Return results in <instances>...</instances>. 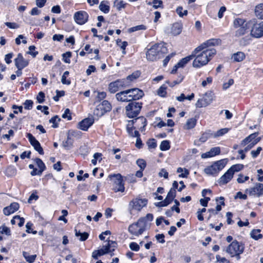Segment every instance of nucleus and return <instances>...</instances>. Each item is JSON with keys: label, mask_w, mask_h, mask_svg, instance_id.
<instances>
[{"label": "nucleus", "mask_w": 263, "mask_h": 263, "mask_svg": "<svg viewBox=\"0 0 263 263\" xmlns=\"http://www.w3.org/2000/svg\"><path fill=\"white\" fill-rule=\"evenodd\" d=\"M183 79V77L179 76L177 80L174 81L172 82H171L169 81H167L166 82V83H167L170 85V86L173 87L174 86H175L176 85L179 84V83H180L182 81Z\"/></svg>", "instance_id": "obj_51"}, {"label": "nucleus", "mask_w": 263, "mask_h": 263, "mask_svg": "<svg viewBox=\"0 0 263 263\" xmlns=\"http://www.w3.org/2000/svg\"><path fill=\"white\" fill-rule=\"evenodd\" d=\"M231 171L229 170L223 175L219 180V184H225L228 183L233 178V175Z\"/></svg>", "instance_id": "obj_24"}, {"label": "nucleus", "mask_w": 263, "mask_h": 263, "mask_svg": "<svg viewBox=\"0 0 263 263\" xmlns=\"http://www.w3.org/2000/svg\"><path fill=\"white\" fill-rule=\"evenodd\" d=\"M216 53L215 49H204L197 51L195 48L192 53L194 55V58H195L193 62V66L195 68H200L206 65Z\"/></svg>", "instance_id": "obj_1"}, {"label": "nucleus", "mask_w": 263, "mask_h": 263, "mask_svg": "<svg viewBox=\"0 0 263 263\" xmlns=\"http://www.w3.org/2000/svg\"><path fill=\"white\" fill-rule=\"evenodd\" d=\"M226 163L224 160L217 161L211 166L205 168L204 172L208 175L216 176L224 167Z\"/></svg>", "instance_id": "obj_6"}, {"label": "nucleus", "mask_w": 263, "mask_h": 263, "mask_svg": "<svg viewBox=\"0 0 263 263\" xmlns=\"http://www.w3.org/2000/svg\"><path fill=\"white\" fill-rule=\"evenodd\" d=\"M176 190H175L174 189H171L170 190V191L168 192V193H167V195L166 198L167 199H168V200L170 202H172L176 196Z\"/></svg>", "instance_id": "obj_47"}, {"label": "nucleus", "mask_w": 263, "mask_h": 263, "mask_svg": "<svg viewBox=\"0 0 263 263\" xmlns=\"http://www.w3.org/2000/svg\"><path fill=\"white\" fill-rule=\"evenodd\" d=\"M94 122L92 118H86L79 123V128L83 130H87Z\"/></svg>", "instance_id": "obj_23"}, {"label": "nucleus", "mask_w": 263, "mask_h": 263, "mask_svg": "<svg viewBox=\"0 0 263 263\" xmlns=\"http://www.w3.org/2000/svg\"><path fill=\"white\" fill-rule=\"evenodd\" d=\"M176 12L180 17H183L184 16L187 15L188 12L187 10H183L182 7L179 6L176 9Z\"/></svg>", "instance_id": "obj_50"}, {"label": "nucleus", "mask_w": 263, "mask_h": 263, "mask_svg": "<svg viewBox=\"0 0 263 263\" xmlns=\"http://www.w3.org/2000/svg\"><path fill=\"white\" fill-rule=\"evenodd\" d=\"M147 203V200L146 199L135 198L133 199L129 204V208L131 210H134L138 211L141 210Z\"/></svg>", "instance_id": "obj_12"}, {"label": "nucleus", "mask_w": 263, "mask_h": 263, "mask_svg": "<svg viewBox=\"0 0 263 263\" xmlns=\"http://www.w3.org/2000/svg\"><path fill=\"white\" fill-rule=\"evenodd\" d=\"M147 144L149 148H155L157 146V143L154 139H149L147 141Z\"/></svg>", "instance_id": "obj_60"}, {"label": "nucleus", "mask_w": 263, "mask_h": 263, "mask_svg": "<svg viewBox=\"0 0 263 263\" xmlns=\"http://www.w3.org/2000/svg\"><path fill=\"white\" fill-rule=\"evenodd\" d=\"M69 72L68 71H66L64 72L62 79L61 82L63 84L69 85L71 83L70 80L67 79V77L69 76Z\"/></svg>", "instance_id": "obj_45"}, {"label": "nucleus", "mask_w": 263, "mask_h": 263, "mask_svg": "<svg viewBox=\"0 0 263 263\" xmlns=\"http://www.w3.org/2000/svg\"><path fill=\"white\" fill-rule=\"evenodd\" d=\"M129 122L131 123V125H135L134 126V128H137L142 132L144 130V128L146 125V119L142 116Z\"/></svg>", "instance_id": "obj_16"}, {"label": "nucleus", "mask_w": 263, "mask_h": 263, "mask_svg": "<svg viewBox=\"0 0 263 263\" xmlns=\"http://www.w3.org/2000/svg\"><path fill=\"white\" fill-rule=\"evenodd\" d=\"M211 135V133L210 131L205 132L202 134L200 138L198 140L195 141V143L198 145H200L201 144L205 142L210 137H212Z\"/></svg>", "instance_id": "obj_28"}, {"label": "nucleus", "mask_w": 263, "mask_h": 263, "mask_svg": "<svg viewBox=\"0 0 263 263\" xmlns=\"http://www.w3.org/2000/svg\"><path fill=\"white\" fill-rule=\"evenodd\" d=\"M110 180L113 182V190L115 192H123L125 188L121 174H114L109 176Z\"/></svg>", "instance_id": "obj_8"}, {"label": "nucleus", "mask_w": 263, "mask_h": 263, "mask_svg": "<svg viewBox=\"0 0 263 263\" xmlns=\"http://www.w3.org/2000/svg\"><path fill=\"white\" fill-rule=\"evenodd\" d=\"M255 13L258 18L263 19V4H260L256 6Z\"/></svg>", "instance_id": "obj_35"}, {"label": "nucleus", "mask_w": 263, "mask_h": 263, "mask_svg": "<svg viewBox=\"0 0 263 263\" xmlns=\"http://www.w3.org/2000/svg\"><path fill=\"white\" fill-rule=\"evenodd\" d=\"M45 94L42 91L39 93L36 97V100L39 103H42L44 101Z\"/></svg>", "instance_id": "obj_63"}, {"label": "nucleus", "mask_w": 263, "mask_h": 263, "mask_svg": "<svg viewBox=\"0 0 263 263\" xmlns=\"http://www.w3.org/2000/svg\"><path fill=\"white\" fill-rule=\"evenodd\" d=\"M148 227V224L145 222V219H139L136 223L130 224L128 231L133 235L138 236L142 234Z\"/></svg>", "instance_id": "obj_5"}, {"label": "nucleus", "mask_w": 263, "mask_h": 263, "mask_svg": "<svg viewBox=\"0 0 263 263\" xmlns=\"http://www.w3.org/2000/svg\"><path fill=\"white\" fill-rule=\"evenodd\" d=\"M88 15L84 11L76 12L74 14V19L76 22L80 25L85 24L88 20Z\"/></svg>", "instance_id": "obj_17"}, {"label": "nucleus", "mask_w": 263, "mask_h": 263, "mask_svg": "<svg viewBox=\"0 0 263 263\" xmlns=\"http://www.w3.org/2000/svg\"><path fill=\"white\" fill-rule=\"evenodd\" d=\"M177 172L178 173H180V174L179 175V177L187 178L189 174V172L187 170L182 167L178 168Z\"/></svg>", "instance_id": "obj_43"}, {"label": "nucleus", "mask_w": 263, "mask_h": 263, "mask_svg": "<svg viewBox=\"0 0 263 263\" xmlns=\"http://www.w3.org/2000/svg\"><path fill=\"white\" fill-rule=\"evenodd\" d=\"M253 23L251 24L252 29L251 35L255 38H259L263 36V22L257 24L255 20H252Z\"/></svg>", "instance_id": "obj_10"}, {"label": "nucleus", "mask_w": 263, "mask_h": 263, "mask_svg": "<svg viewBox=\"0 0 263 263\" xmlns=\"http://www.w3.org/2000/svg\"><path fill=\"white\" fill-rule=\"evenodd\" d=\"M246 192L251 196L260 197L263 195V184L257 183L254 187L247 189Z\"/></svg>", "instance_id": "obj_15"}, {"label": "nucleus", "mask_w": 263, "mask_h": 263, "mask_svg": "<svg viewBox=\"0 0 263 263\" xmlns=\"http://www.w3.org/2000/svg\"><path fill=\"white\" fill-rule=\"evenodd\" d=\"M127 91L130 95L131 101L139 100L144 96L143 91L138 88L129 89H127Z\"/></svg>", "instance_id": "obj_20"}, {"label": "nucleus", "mask_w": 263, "mask_h": 263, "mask_svg": "<svg viewBox=\"0 0 263 263\" xmlns=\"http://www.w3.org/2000/svg\"><path fill=\"white\" fill-rule=\"evenodd\" d=\"M34 161L37 166L39 167V170L43 172L45 170L46 166L42 160L40 158H36Z\"/></svg>", "instance_id": "obj_48"}, {"label": "nucleus", "mask_w": 263, "mask_h": 263, "mask_svg": "<svg viewBox=\"0 0 263 263\" xmlns=\"http://www.w3.org/2000/svg\"><path fill=\"white\" fill-rule=\"evenodd\" d=\"M141 74V72L139 71H136L133 72L132 74L129 75L128 77H127L126 79H125L126 81H129V82H132L134 81L135 80L138 78Z\"/></svg>", "instance_id": "obj_42"}, {"label": "nucleus", "mask_w": 263, "mask_h": 263, "mask_svg": "<svg viewBox=\"0 0 263 263\" xmlns=\"http://www.w3.org/2000/svg\"><path fill=\"white\" fill-rule=\"evenodd\" d=\"M5 24L10 29H17L20 27V25L16 23L6 22Z\"/></svg>", "instance_id": "obj_59"}, {"label": "nucleus", "mask_w": 263, "mask_h": 263, "mask_svg": "<svg viewBox=\"0 0 263 263\" xmlns=\"http://www.w3.org/2000/svg\"><path fill=\"white\" fill-rule=\"evenodd\" d=\"M171 203V202H170L168 200V199L165 198L164 200L155 203V205L156 206H158V207H163V206H166Z\"/></svg>", "instance_id": "obj_53"}, {"label": "nucleus", "mask_w": 263, "mask_h": 263, "mask_svg": "<svg viewBox=\"0 0 263 263\" xmlns=\"http://www.w3.org/2000/svg\"><path fill=\"white\" fill-rule=\"evenodd\" d=\"M253 21H246L241 18H236L233 21V26L234 28H238L235 31V36L239 37L245 35L248 32V30L251 26V24L253 23Z\"/></svg>", "instance_id": "obj_3"}, {"label": "nucleus", "mask_w": 263, "mask_h": 263, "mask_svg": "<svg viewBox=\"0 0 263 263\" xmlns=\"http://www.w3.org/2000/svg\"><path fill=\"white\" fill-rule=\"evenodd\" d=\"M116 247L117 243L116 242L112 240H108L106 245L102 246V248L106 252V253L114 252Z\"/></svg>", "instance_id": "obj_26"}, {"label": "nucleus", "mask_w": 263, "mask_h": 263, "mask_svg": "<svg viewBox=\"0 0 263 263\" xmlns=\"http://www.w3.org/2000/svg\"><path fill=\"white\" fill-rule=\"evenodd\" d=\"M220 153V149L219 147H215L212 148L210 151L205 153H203L201 155L203 158L214 157L216 155H219Z\"/></svg>", "instance_id": "obj_25"}, {"label": "nucleus", "mask_w": 263, "mask_h": 263, "mask_svg": "<svg viewBox=\"0 0 263 263\" xmlns=\"http://www.w3.org/2000/svg\"><path fill=\"white\" fill-rule=\"evenodd\" d=\"M15 65L17 68L23 69L29 64V60L25 59L21 53L17 54V58L15 59Z\"/></svg>", "instance_id": "obj_19"}, {"label": "nucleus", "mask_w": 263, "mask_h": 263, "mask_svg": "<svg viewBox=\"0 0 263 263\" xmlns=\"http://www.w3.org/2000/svg\"><path fill=\"white\" fill-rule=\"evenodd\" d=\"M127 85L128 84L126 82L125 79L117 80L109 83L108 89L110 93H114Z\"/></svg>", "instance_id": "obj_9"}, {"label": "nucleus", "mask_w": 263, "mask_h": 263, "mask_svg": "<svg viewBox=\"0 0 263 263\" xmlns=\"http://www.w3.org/2000/svg\"><path fill=\"white\" fill-rule=\"evenodd\" d=\"M117 100L120 102H130L131 101L130 95L127 90L120 91L116 95Z\"/></svg>", "instance_id": "obj_21"}, {"label": "nucleus", "mask_w": 263, "mask_h": 263, "mask_svg": "<svg viewBox=\"0 0 263 263\" xmlns=\"http://www.w3.org/2000/svg\"><path fill=\"white\" fill-rule=\"evenodd\" d=\"M197 123V119L195 118L189 119L183 126V129L189 130L193 128Z\"/></svg>", "instance_id": "obj_29"}, {"label": "nucleus", "mask_w": 263, "mask_h": 263, "mask_svg": "<svg viewBox=\"0 0 263 263\" xmlns=\"http://www.w3.org/2000/svg\"><path fill=\"white\" fill-rule=\"evenodd\" d=\"M111 109V106L110 103L107 100H104L94 110V114L98 116H101L106 112L109 111Z\"/></svg>", "instance_id": "obj_13"}, {"label": "nucleus", "mask_w": 263, "mask_h": 263, "mask_svg": "<svg viewBox=\"0 0 263 263\" xmlns=\"http://www.w3.org/2000/svg\"><path fill=\"white\" fill-rule=\"evenodd\" d=\"M141 107V103L136 102L129 103L125 107L127 116L130 118L136 117L139 114Z\"/></svg>", "instance_id": "obj_7"}, {"label": "nucleus", "mask_w": 263, "mask_h": 263, "mask_svg": "<svg viewBox=\"0 0 263 263\" xmlns=\"http://www.w3.org/2000/svg\"><path fill=\"white\" fill-rule=\"evenodd\" d=\"M167 49L163 43L155 44L149 48L146 54L148 61H154L161 58L166 53Z\"/></svg>", "instance_id": "obj_2"}, {"label": "nucleus", "mask_w": 263, "mask_h": 263, "mask_svg": "<svg viewBox=\"0 0 263 263\" xmlns=\"http://www.w3.org/2000/svg\"><path fill=\"white\" fill-rule=\"evenodd\" d=\"M129 123H130V122H129V123L127 126V130L129 135L130 136L134 137H135L136 136H140V134H139V132L137 130H135V131H134V132H133V129H135L134 127H133V126L130 127V126L132 125L130 124Z\"/></svg>", "instance_id": "obj_41"}, {"label": "nucleus", "mask_w": 263, "mask_h": 263, "mask_svg": "<svg viewBox=\"0 0 263 263\" xmlns=\"http://www.w3.org/2000/svg\"><path fill=\"white\" fill-rule=\"evenodd\" d=\"M213 100V97L212 92H206L201 99L198 100L195 105L199 108L206 107L210 104Z\"/></svg>", "instance_id": "obj_11"}, {"label": "nucleus", "mask_w": 263, "mask_h": 263, "mask_svg": "<svg viewBox=\"0 0 263 263\" xmlns=\"http://www.w3.org/2000/svg\"><path fill=\"white\" fill-rule=\"evenodd\" d=\"M106 96V93L104 91H98L97 92V101H100L104 99Z\"/></svg>", "instance_id": "obj_64"}, {"label": "nucleus", "mask_w": 263, "mask_h": 263, "mask_svg": "<svg viewBox=\"0 0 263 263\" xmlns=\"http://www.w3.org/2000/svg\"><path fill=\"white\" fill-rule=\"evenodd\" d=\"M33 104L32 100H27L24 103L25 109H31L32 108Z\"/></svg>", "instance_id": "obj_61"}, {"label": "nucleus", "mask_w": 263, "mask_h": 263, "mask_svg": "<svg viewBox=\"0 0 263 263\" xmlns=\"http://www.w3.org/2000/svg\"><path fill=\"white\" fill-rule=\"evenodd\" d=\"M251 237L254 240H257L262 238V235L260 234L259 229H254L250 233Z\"/></svg>", "instance_id": "obj_33"}, {"label": "nucleus", "mask_w": 263, "mask_h": 263, "mask_svg": "<svg viewBox=\"0 0 263 263\" xmlns=\"http://www.w3.org/2000/svg\"><path fill=\"white\" fill-rule=\"evenodd\" d=\"M0 232L2 234H5L7 235H11L10 229L5 226H2L0 227Z\"/></svg>", "instance_id": "obj_57"}, {"label": "nucleus", "mask_w": 263, "mask_h": 263, "mask_svg": "<svg viewBox=\"0 0 263 263\" xmlns=\"http://www.w3.org/2000/svg\"><path fill=\"white\" fill-rule=\"evenodd\" d=\"M63 60L66 63L69 64L70 63V58L71 57V53L70 52H66L62 54Z\"/></svg>", "instance_id": "obj_54"}, {"label": "nucleus", "mask_w": 263, "mask_h": 263, "mask_svg": "<svg viewBox=\"0 0 263 263\" xmlns=\"http://www.w3.org/2000/svg\"><path fill=\"white\" fill-rule=\"evenodd\" d=\"M220 43V40L217 39H211L201 44L200 46L196 48V50L200 49H214L212 48V46L218 45Z\"/></svg>", "instance_id": "obj_14"}, {"label": "nucleus", "mask_w": 263, "mask_h": 263, "mask_svg": "<svg viewBox=\"0 0 263 263\" xmlns=\"http://www.w3.org/2000/svg\"><path fill=\"white\" fill-rule=\"evenodd\" d=\"M229 129L228 128H221L216 132L211 133V136L213 138H217L218 137L222 136L224 134H227L229 132Z\"/></svg>", "instance_id": "obj_34"}, {"label": "nucleus", "mask_w": 263, "mask_h": 263, "mask_svg": "<svg viewBox=\"0 0 263 263\" xmlns=\"http://www.w3.org/2000/svg\"><path fill=\"white\" fill-rule=\"evenodd\" d=\"M75 234L77 237H80L79 240L80 241H84L86 240L89 235L87 233H81L80 231H77V229H75Z\"/></svg>", "instance_id": "obj_40"}, {"label": "nucleus", "mask_w": 263, "mask_h": 263, "mask_svg": "<svg viewBox=\"0 0 263 263\" xmlns=\"http://www.w3.org/2000/svg\"><path fill=\"white\" fill-rule=\"evenodd\" d=\"M258 133H255L252 134H251L248 137H246L245 139H243L241 142V145L242 146H245L247 144L250 142L253 139H255L257 136Z\"/></svg>", "instance_id": "obj_36"}, {"label": "nucleus", "mask_w": 263, "mask_h": 263, "mask_svg": "<svg viewBox=\"0 0 263 263\" xmlns=\"http://www.w3.org/2000/svg\"><path fill=\"white\" fill-rule=\"evenodd\" d=\"M137 164L140 167V170L143 171L146 167V162L142 159H139L136 161Z\"/></svg>", "instance_id": "obj_56"}, {"label": "nucleus", "mask_w": 263, "mask_h": 263, "mask_svg": "<svg viewBox=\"0 0 263 263\" xmlns=\"http://www.w3.org/2000/svg\"><path fill=\"white\" fill-rule=\"evenodd\" d=\"M182 30V25L179 23H174L171 28V33L174 35H177L181 33Z\"/></svg>", "instance_id": "obj_27"}, {"label": "nucleus", "mask_w": 263, "mask_h": 263, "mask_svg": "<svg viewBox=\"0 0 263 263\" xmlns=\"http://www.w3.org/2000/svg\"><path fill=\"white\" fill-rule=\"evenodd\" d=\"M16 174V170L12 166H9L6 169L5 174L6 176L11 177L15 175Z\"/></svg>", "instance_id": "obj_39"}, {"label": "nucleus", "mask_w": 263, "mask_h": 263, "mask_svg": "<svg viewBox=\"0 0 263 263\" xmlns=\"http://www.w3.org/2000/svg\"><path fill=\"white\" fill-rule=\"evenodd\" d=\"M166 88L167 87L165 85H162L158 90V95L162 97H165L166 95Z\"/></svg>", "instance_id": "obj_46"}, {"label": "nucleus", "mask_w": 263, "mask_h": 263, "mask_svg": "<svg viewBox=\"0 0 263 263\" xmlns=\"http://www.w3.org/2000/svg\"><path fill=\"white\" fill-rule=\"evenodd\" d=\"M19 207L18 203L17 202H13L9 206L4 208L3 213L6 216L10 215L18 210Z\"/></svg>", "instance_id": "obj_22"}, {"label": "nucleus", "mask_w": 263, "mask_h": 263, "mask_svg": "<svg viewBox=\"0 0 263 263\" xmlns=\"http://www.w3.org/2000/svg\"><path fill=\"white\" fill-rule=\"evenodd\" d=\"M35 47L34 46H30L29 47V51L27 52V54L31 55L33 58H35L38 54L37 51H34L35 50Z\"/></svg>", "instance_id": "obj_58"}, {"label": "nucleus", "mask_w": 263, "mask_h": 263, "mask_svg": "<svg viewBox=\"0 0 263 263\" xmlns=\"http://www.w3.org/2000/svg\"><path fill=\"white\" fill-rule=\"evenodd\" d=\"M60 121V119L59 118L58 116H55L49 120V122L52 123V127L56 128L58 127V122Z\"/></svg>", "instance_id": "obj_52"}, {"label": "nucleus", "mask_w": 263, "mask_h": 263, "mask_svg": "<svg viewBox=\"0 0 263 263\" xmlns=\"http://www.w3.org/2000/svg\"><path fill=\"white\" fill-rule=\"evenodd\" d=\"M194 58V55L191 54L182 59L178 63L177 66L180 67H183L189 61L192 60Z\"/></svg>", "instance_id": "obj_32"}, {"label": "nucleus", "mask_w": 263, "mask_h": 263, "mask_svg": "<svg viewBox=\"0 0 263 263\" xmlns=\"http://www.w3.org/2000/svg\"><path fill=\"white\" fill-rule=\"evenodd\" d=\"M73 139L70 136H68L67 139L63 142V146L66 149H70L73 146Z\"/></svg>", "instance_id": "obj_31"}, {"label": "nucleus", "mask_w": 263, "mask_h": 263, "mask_svg": "<svg viewBox=\"0 0 263 263\" xmlns=\"http://www.w3.org/2000/svg\"><path fill=\"white\" fill-rule=\"evenodd\" d=\"M244 249L245 247L242 243L234 240L226 248L225 251L231 257H236L239 260L240 258V255L243 252Z\"/></svg>", "instance_id": "obj_4"}, {"label": "nucleus", "mask_w": 263, "mask_h": 263, "mask_svg": "<svg viewBox=\"0 0 263 263\" xmlns=\"http://www.w3.org/2000/svg\"><path fill=\"white\" fill-rule=\"evenodd\" d=\"M245 54L240 51L235 53L232 55L233 61L236 62H241L245 59Z\"/></svg>", "instance_id": "obj_30"}, {"label": "nucleus", "mask_w": 263, "mask_h": 263, "mask_svg": "<svg viewBox=\"0 0 263 263\" xmlns=\"http://www.w3.org/2000/svg\"><path fill=\"white\" fill-rule=\"evenodd\" d=\"M243 168V165L241 164H235V165H232L229 169V171H232L231 173L234 175V172H238V171L242 170Z\"/></svg>", "instance_id": "obj_44"}, {"label": "nucleus", "mask_w": 263, "mask_h": 263, "mask_svg": "<svg viewBox=\"0 0 263 263\" xmlns=\"http://www.w3.org/2000/svg\"><path fill=\"white\" fill-rule=\"evenodd\" d=\"M23 255L25 258L26 260L29 263L33 262L36 257V255H29L27 252L25 251L23 252Z\"/></svg>", "instance_id": "obj_38"}, {"label": "nucleus", "mask_w": 263, "mask_h": 263, "mask_svg": "<svg viewBox=\"0 0 263 263\" xmlns=\"http://www.w3.org/2000/svg\"><path fill=\"white\" fill-rule=\"evenodd\" d=\"M27 137L28 138L30 144L34 147V148L40 154L43 155L44 151L42 147L41 146L39 142L35 139L34 137L32 136V135L30 133H28L27 135Z\"/></svg>", "instance_id": "obj_18"}, {"label": "nucleus", "mask_w": 263, "mask_h": 263, "mask_svg": "<svg viewBox=\"0 0 263 263\" xmlns=\"http://www.w3.org/2000/svg\"><path fill=\"white\" fill-rule=\"evenodd\" d=\"M100 10L105 13H107L109 11V6L107 1H102L99 5Z\"/></svg>", "instance_id": "obj_37"}, {"label": "nucleus", "mask_w": 263, "mask_h": 263, "mask_svg": "<svg viewBox=\"0 0 263 263\" xmlns=\"http://www.w3.org/2000/svg\"><path fill=\"white\" fill-rule=\"evenodd\" d=\"M145 29H146V27L144 25H138V26H136L130 28L128 29V32H133L140 30H145Z\"/></svg>", "instance_id": "obj_55"}, {"label": "nucleus", "mask_w": 263, "mask_h": 263, "mask_svg": "<svg viewBox=\"0 0 263 263\" xmlns=\"http://www.w3.org/2000/svg\"><path fill=\"white\" fill-rule=\"evenodd\" d=\"M216 261L215 263H230L229 261L224 257H221L220 255H217L216 256Z\"/></svg>", "instance_id": "obj_62"}, {"label": "nucleus", "mask_w": 263, "mask_h": 263, "mask_svg": "<svg viewBox=\"0 0 263 263\" xmlns=\"http://www.w3.org/2000/svg\"><path fill=\"white\" fill-rule=\"evenodd\" d=\"M170 148V142L167 140L163 141L160 145V148L161 151H166Z\"/></svg>", "instance_id": "obj_49"}]
</instances>
